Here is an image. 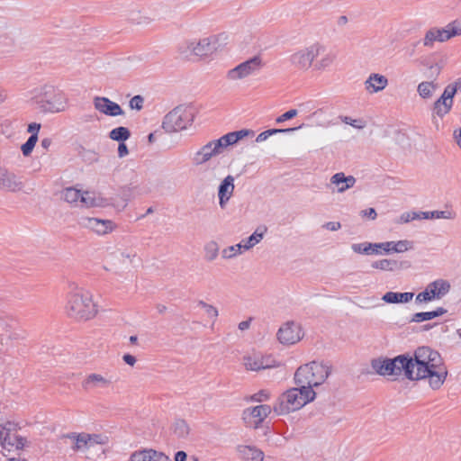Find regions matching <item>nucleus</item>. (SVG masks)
<instances>
[{
  "label": "nucleus",
  "instance_id": "obj_1",
  "mask_svg": "<svg viewBox=\"0 0 461 461\" xmlns=\"http://www.w3.org/2000/svg\"><path fill=\"white\" fill-rule=\"evenodd\" d=\"M411 362V377L409 380L429 378L432 389H438L445 382L447 371L440 354L429 347H420L414 352V357L409 356Z\"/></svg>",
  "mask_w": 461,
  "mask_h": 461
},
{
  "label": "nucleus",
  "instance_id": "obj_2",
  "mask_svg": "<svg viewBox=\"0 0 461 461\" xmlns=\"http://www.w3.org/2000/svg\"><path fill=\"white\" fill-rule=\"evenodd\" d=\"M67 315L78 321H86L95 318L98 312V305L94 302L92 293L77 284L69 285L65 306Z\"/></svg>",
  "mask_w": 461,
  "mask_h": 461
},
{
  "label": "nucleus",
  "instance_id": "obj_3",
  "mask_svg": "<svg viewBox=\"0 0 461 461\" xmlns=\"http://www.w3.org/2000/svg\"><path fill=\"white\" fill-rule=\"evenodd\" d=\"M316 393L309 386L293 387L284 392L276 401L273 410L277 415H285L303 408L312 402Z\"/></svg>",
  "mask_w": 461,
  "mask_h": 461
},
{
  "label": "nucleus",
  "instance_id": "obj_4",
  "mask_svg": "<svg viewBox=\"0 0 461 461\" xmlns=\"http://www.w3.org/2000/svg\"><path fill=\"white\" fill-rule=\"evenodd\" d=\"M32 104L43 113H58L68 108V99L63 91L44 86L32 97Z\"/></svg>",
  "mask_w": 461,
  "mask_h": 461
},
{
  "label": "nucleus",
  "instance_id": "obj_5",
  "mask_svg": "<svg viewBox=\"0 0 461 461\" xmlns=\"http://www.w3.org/2000/svg\"><path fill=\"white\" fill-rule=\"evenodd\" d=\"M331 366L322 362L312 361L303 365L294 373V380L297 386H309L310 389L321 385L328 378Z\"/></svg>",
  "mask_w": 461,
  "mask_h": 461
},
{
  "label": "nucleus",
  "instance_id": "obj_6",
  "mask_svg": "<svg viewBox=\"0 0 461 461\" xmlns=\"http://www.w3.org/2000/svg\"><path fill=\"white\" fill-rule=\"evenodd\" d=\"M372 368L380 375H401L411 377V362L408 355H399L393 358H378L372 360Z\"/></svg>",
  "mask_w": 461,
  "mask_h": 461
},
{
  "label": "nucleus",
  "instance_id": "obj_7",
  "mask_svg": "<svg viewBox=\"0 0 461 461\" xmlns=\"http://www.w3.org/2000/svg\"><path fill=\"white\" fill-rule=\"evenodd\" d=\"M194 119L193 109L185 106H176L167 113L162 122V128L168 133L185 130Z\"/></svg>",
  "mask_w": 461,
  "mask_h": 461
},
{
  "label": "nucleus",
  "instance_id": "obj_8",
  "mask_svg": "<svg viewBox=\"0 0 461 461\" xmlns=\"http://www.w3.org/2000/svg\"><path fill=\"white\" fill-rule=\"evenodd\" d=\"M18 425L12 421L0 424V451L22 450L27 440L18 434Z\"/></svg>",
  "mask_w": 461,
  "mask_h": 461
},
{
  "label": "nucleus",
  "instance_id": "obj_9",
  "mask_svg": "<svg viewBox=\"0 0 461 461\" xmlns=\"http://www.w3.org/2000/svg\"><path fill=\"white\" fill-rule=\"evenodd\" d=\"M324 52V46L313 43L293 53L289 60L297 69L306 71L314 64V60Z\"/></svg>",
  "mask_w": 461,
  "mask_h": 461
},
{
  "label": "nucleus",
  "instance_id": "obj_10",
  "mask_svg": "<svg viewBox=\"0 0 461 461\" xmlns=\"http://www.w3.org/2000/svg\"><path fill=\"white\" fill-rule=\"evenodd\" d=\"M65 443L75 452H85L96 444H103L101 435L88 433H69L63 436Z\"/></svg>",
  "mask_w": 461,
  "mask_h": 461
},
{
  "label": "nucleus",
  "instance_id": "obj_11",
  "mask_svg": "<svg viewBox=\"0 0 461 461\" xmlns=\"http://www.w3.org/2000/svg\"><path fill=\"white\" fill-rule=\"evenodd\" d=\"M262 67L263 62L261 58L259 56H254L228 70L226 77L230 81L241 80L257 74Z\"/></svg>",
  "mask_w": 461,
  "mask_h": 461
},
{
  "label": "nucleus",
  "instance_id": "obj_12",
  "mask_svg": "<svg viewBox=\"0 0 461 461\" xmlns=\"http://www.w3.org/2000/svg\"><path fill=\"white\" fill-rule=\"evenodd\" d=\"M242 361L247 370L255 372L279 366V362L272 355L255 351L245 355Z\"/></svg>",
  "mask_w": 461,
  "mask_h": 461
},
{
  "label": "nucleus",
  "instance_id": "obj_13",
  "mask_svg": "<svg viewBox=\"0 0 461 461\" xmlns=\"http://www.w3.org/2000/svg\"><path fill=\"white\" fill-rule=\"evenodd\" d=\"M450 284L445 279H437L429 283L424 291L416 295L415 303H422L443 298L450 291Z\"/></svg>",
  "mask_w": 461,
  "mask_h": 461
},
{
  "label": "nucleus",
  "instance_id": "obj_14",
  "mask_svg": "<svg viewBox=\"0 0 461 461\" xmlns=\"http://www.w3.org/2000/svg\"><path fill=\"white\" fill-rule=\"evenodd\" d=\"M272 408L267 404H261L247 408L242 412L244 424L249 429H258L264 420L271 413Z\"/></svg>",
  "mask_w": 461,
  "mask_h": 461
},
{
  "label": "nucleus",
  "instance_id": "obj_15",
  "mask_svg": "<svg viewBox=\"0 0 461 461\" xmlns=\"http://www.w3.org/2000/svg\"><path fill=\"white\" fill-rule=\"evenodd\" d=\"M302 328L299 323L290 321L281 326L277 331V339L280 343L293 345L303 338Z\"/></svg>",
  "mask_w": 461,
  "mask_h": 461
},
{
  "label": "nucleus",
  "instance_id": "obj_16",
  "mask_svg": "<svg viewBox=\"0 0 461 461\" xmlns=\"http://www.w3.org/2000/svg\"><path fill=\"white\" fill-rule=\"evenodd\" d=\"M78 223L81 227L90 230L97 235L111 233L116 227V224L111 220L95 217H81Z\"/></svg>",
  "mask_w": 461,
  "mask_h": 461
},
{
  "label": "nucleus",
  "instance_id": "obj_17",
  "mask_svg": "<svg viewBox=\"0 0 461 461\" xmlns=\"http://www.w3.org/2000/svg\"><path fill=\"white\" fill-rule=\"evenodd\" d=\"M186 49L194 55L206 57L213 53L217 47V41L213 37L203 38L198 41H187Z\"/></svg>",
  "mask_w": 461,
  "mask_h": 461
},
{
  "label": "nucleus",
  "instance_id": "obj_18",
  "mask_svg": "<svg viewBox=\"0 0 461 461\" xmlns=\"http://www.w3.org/2000/svg\"><path fill=\"white\" fill-rule=\"evenodd\" d=\"M221 150L216 146L215 140L209 141L199 149L191 158L193 165L198 167L208 162L212 157L221 154Z\"/></svg>",
  "mask_w": 461,
  "mask_h": 461
},
{
  "label": "nucleus",
  "instance_id": "obj_19",
  "mask_svg": "<svg viewBox=\"0 0 461 461\" xmlns=\"http://www.w3.org/2000/svg\"><path fill=\"white\" fill-rule=\"evenodd\" d=\"M93 104L95 110L105 115L114 117L124 114L122 107L107 97L95 96L94 97Z\"/></svg>",
  "mask_w": 461,
  "mask_h": 461
},
{
  "label": "nucleus",
  "instance_id": "obj_20",
  "mask_svg": "<svg viewBox=\"0 0 461 461\" xmlns=\"http://www.w3.org/2000/svg\"><path fill=\"white\" fill-rule=\"evenodd\" d=\"M112 384V381L101 374L91 373L83 379L81 385L86 392H95L106 389Z\"/></svg>",
  "mask_w": 461,
  "mask_h": 461
},
{
  "label": "nucleus",
  "instance_id": "obj_21",
  "mask_svg": "<svg viewBox=\"0 0 461 461\" xmlns=\"http://www.w3.org/2000/svg\"><path fill=\"white\" fill-rule=\"evenodd\" d=\"M23 188L21 177L5 168H0V189L9 192H18Z\"/></svg>",
  "mask_w": 461,
  "mask_h": 461
},
{
  "label": "nucleus",
  "instance_id": "obj_22",
  "mask_svg": "<svg viewBox=\"0 0 461 461\" xmlns=\"http://www.w3.org/2000/svg\"><path fill=\"white\" fill-rule=\"evenodd\" d=\"M234 177L230 175L227 176L220 184L218 188L219 204L221 209L226 207L227 203L230 199L234 192Z\"/></svg>",
  "mask_w": 461,
  "mask_h": 461
},
{
  "label": "nucleus",
  "instance_id": "obj_23",
  "mask_svg": "<svg viewBox=\"0 0 461 461\" xmlns=\"http://www.w3.org/2000/svg\"><path fill=\"white\" fill-rule=\"evenodd\" d=\"M450 40L447 31L446 27L438 28L433 27L428 30L425 32L424 38L422 40V43L424 47L432 48L436 41L438 42H445Z\"/></svg>",
  "mask_w": 461,
  "mask_h": 461
},
{
  "label": "nucleus",
  "instance_id": "obj_24",
  "mask_svg": "<svg viewBox=\"0 0 461 461\" xmlns=\"http://www.w3.org/2000/svg\"><path fill=\"white\" fill-rule=\"evenodd\" d=\"M364 86L367 93L375 94L383 91L388 86V79L384 75L371 73L364 82Z\"/></svg>",
  "mask_w": 461,
  "mask_h": 461
},
{
  "label": "nucleus",
  "instance_id": "obj_25",
  "mask_svg": "<svg viewBox=\"0 0 461 461\" xmlns=\"http://www.w3.org/2000/svg\"><path fill=\"white\" fill-rule=\"evenodd\" d=\"M249 134V130H240L237 131L229 132L221 136L220 139L214 140L216 142L217 148H219L221 152H222L225 148L237 143L240 140L243 139Z\"/></svg>",
  "mask_w": 461,
  "mask_h": 461
},
{
  "label": "nucleus",
  "instance_id": "obj_26",
  "mask_svg": "<svg viewBox=\"0 0 461 461\" xmlns=\"http://www.w3.org/2000/svg\"><path fill=\"white\" fill-rule=\"evenodd\" d=\"M237 450L243 461H263L264 459L263 451L255 446L240 445Z\"/></svg>",
  "mask_w": 461,
  "mask_h": 461
},
{
  "label": "nucleus",
  "instance_id": "obj_27",
  "mask_svg": "<svg viewBox=\"0 0 461 461\" xmlns=\"http://www.w3.org/2000/svg\"><path fill=\"white\" fill-rule=\"evenodd\" d=\"M131 461H171L166 455L153 449H145L131 454Z\"/></svg>",
  "mask_w": 461,
  "mask_h": 461
},
{
  "label": "nucleus",
  "instance_id": "obj_28",
  "mask_svg": "<svg viewBox=\"0 0 461 461\" xmlns=\"http://www.w3.org/2000/svg\"><path fill=\"white\" fill-rule=\"evenodd\" d=\"M356 178L353 176H345L343 172L334 174L330 177V183L337 186L339 193H344L348 189L354 186L356 184Z\"/></svg>",
  "mask_w": 461,
  "mask_h": 461
},
{
  "label": "nucleus",
  "instance_id": "obj_29",
  "mask_svg": "<svg viewBox=\"0 0 461 461\" xmlns=\"http://www.w3.org/2000/svg\"><path fill=\"white\" fill-rule=\"evenodd\" d=\"M454 101H449L448 98L442 95L434 102L432 107V115L443 119L451 111Z\"/></svg>",
  "mask_w": 461,
  "mask_h": 461
},
{
  "label": "nucleus",
  "instance_id": "obj_30",
  "mask_svg": "<svg viewBox=\"0 0 461 461\" xmlns=\"http://www.w3.org/2000/svg\"><path fill=\"white\" fill-rule=\"evenodd\" d=\"M413 296L414 293L411 292H387L383 295L382 300L386 303H406L411 301Z\"/></svg>",
  "mask_w": 461,
  "mask_h": 461
},
{
  "label": "nucleus",
  "instance_id": "obj_31",
  "mask_svg": "<svg viewBox=\"0 0 461 461\" xmlns=\"http://www.w3.org/2000/svg\"><path fill=\"white\" fill-rule=\"evenodd\" d=\"M437 88L438 84L435 81H422L418 85L417 92L421 98L429 99Z\"/></svg>",
  "mask_w": 461,
  "mask_h": 461
},
{
  "label": "nucleus",
  "instance_id": "obj_32",
  "mask_svg": "<svg viewBox=\"0 0 461 461\" xmlns=\"http://www.w3.org/2000/svg\"><path fill=\"white\" fill-rule=\"evenodd\" d=\"M320 56L321 59L319 60H316L313 64V68L316 70H324L331 64L336 59V55L332 51H326V48L324 47V52L321 53Z\"/></svg>",
  "mask_w": 461,
  "mask_h": 461
},
{
  "label": "nucleus",
  "instance_id": "obj_33",
  "mask_svg": "<svg viewBox=\"0 0 461 461\" xmlns=\"http://www.w3.org/2000/svg\"><path fill=\"white\" fill-rule=\"evenodd\" d=\"M172 432L177 438H185L190 432V428L185 420H176L172 425Z\"/></svg>",
  "mask_w": 461,
  "mask_h": 461
},
{
  "label": "nucleus",
  "instance_id": "obj_34",
  "mask_svg": "<svg viewBox=\"0 0 461 461\" xmlns=\"http://www.w3.org/2000/svg\"><path fill=\"white\" fill-rule=\"evenodd\" d=\"M375 243L370 242L353 243L351 245V249L355 253L358 254H380L381 252L378 249H375Z\"/></svg>",
  "mask_w": 461,
  "mask_h": 461
},
{
  "label": "nucleus",
  "instance_id": "obj_35",
  "mask_svg": "<svg viewBox=\"0 0 461 461\" xmlns=\"http://www.w3.org/2000/svg\"><path fill=\"white\" fill-rule=\"evenodd\" d=\"M266 230L267 229L264 228V230L259 232L258 228L248 239L243 240L241 241L243 249L249 250L252 249L254 246H256L258 243H259L262 240Z\"/></svg>",
  "mask_w": 461,
  "mask_h": 461
},
{
  "label": "nucleus",
  "instance_id": "obj_36",
  "mask_svg": "<svg viewBox=\"0 0 461 461\" xmlns=\"http://www.w3.org/2000/svg\"><path fill=\"white\" fill-rule=\"evenodd\" d=\"M371 267L373 268L384 271H394L399 267V264L396 260L393 259H380L374 261L371 264Z\"/></svg>",
  "mask_w": 461,
  "mask_h": 461
},
{
  "label": "nucleus",
  "instance_id": "obj_37",
  "mask_svg": "<svg viewBox=\"0 0 461 461\" xmlns=\"http://www.w3.org/2000/svg\"><path fill=\"white\" fill-rule=\"evenodd\" d=\"M130 136L131 131H129L128 128L123 126L114 128L109 132L110 139L119 142H123L127 140L130 138Z\"/></svg>",
  "mask_w": 461,
  "mask_h": 461
},
{
  "label": "nucleus",
  "instance_id": "obj_38",
  "mask_svg": "<svg viewBox=\"0 0 461 461\" xmlns=\"http://www.w3.org/2000/svg\"><path fill=\"white\" fill-rule=\"evenodd\" d=\"M81 191L75 187L65 188L62 192L63 199L68 203H77L80 202Z\"/></svg>",
  "mask_w": 461,
  "mask_h": 461
},
{
  "label": "nucleus",
  "instance_id": "obj_39",
  "mask_svg": "<svg viewBox=\"0 0 461 461\" xmlns=\"http://www.w3.org/2000/svg\"><path fill=\"white\" fill-rule=\"evenodd\" d=\"M246 249H243L242 243L232 245L225 248L221 251V257L225 259H230L234 257L242 254Z\"/></svg>",
  "mask_w": 461,
  "mask_h": 461
},
{
  "label": "nucleus",
  "instance_id": "obj_40",
  "mask_svg": "<svg viewBox=\"0 0 461 461\" xmlns=\"http://www.w3.org/2000/svg\"><path fill=\"white\" fill-rule=\"evenodd\" d=\"M80 203L83 206L86 208L99 206L100 203L98 199L94 195V194L86 191L81 193Z\"/></svg>",
  "mask_w": 461,
  "mask_h": 461
},
{
  "label": "nucleus",
  "instance_id": "obj_41",
  "mask_svg": "<svg viewBox=\"0 0 461 461\" xmlns=\"http://www.w3.org/2000/svg\"><path fill=\"white\" fill-rule=\"evenodd\" d=\"M219 254V246L215 241H210L204 246V258L207 261L214 260Z\"/></svg>",
  "mask_w": 461,
  "mask_h": 461
},
{
  "label": "nucleus",
  "instance_id": "obj_42",
  "mask_svg": "<svg viewBox=\"0 0 461 461\" xmlns=\"http://www.w3.org/2000/svg\"><path fill=\"white\" fill-rule=\"evenodd\" d=\"M445 27L450 39L461 35V20H454L448 23Z\"/></svg>",
  "mask_w": 461,
  "mask_h": 461
},
{
  "label": "nucleus",
  "instance_id": "obj_43",
  "mask_svg": "<svg viewBox=\"0 0 461 461\" xmlns=\"http://www.w3.org/2000/svg\"><path fill=\"white\" fill-rule=\"evenodd\" d=\"M37 141L38 137H35V135H31L26 140V142L22 145L21 150L24 157H28L32 154Z\"/></svg>",
  "mask_w": 461,
  "mask_h": 461
},
{
  "label": "nucleus",
  "instance_id": "obj_44",
  "mask_svg": "<svg viewBox=\"0 0 461 461\" xmlns=\"http://www.w3.org/2000/svg\"><path fill=\"white\" fill-rule=\"evenodd\" d=\"M412 241L402 240L398 241H393V251L397 253H402L409 249H412Z\"/></svg>",
  "mask_w": 461,
  "mask_h": 461
},
{
  "label": "nucleus",
  "instance_id": "obj_45",
  "mask_svg": "<svg viewBox=\"0 0 461 461\" xmlns=\"http://www.w3.org/2000/svg\"><path fill=\"white\" fill-rule=\"evenodd\" d=\"M456 214L452 211H432L430 212V217L432 219H447L452 220L454 219Z\"/></svg>",
  "mask_w": 461,
  "mask_h": 461
},
{
  "label": "nucleus",
  "instance_id": "obj_46",
  "mask_svg": "<svg viewBox=\"0 0 461 461\" xmlns=\"http://www.w3.org/2000/svg\"><path fill=\"white\" fill-rule=\"evenodd\" d=\"M419 216L416 212H403L401 216L395 221L397 224L408 223L411 221L418 220Z\"/></svg>",
  "mask_w": 461,
  "mask_h": 461
},
{
  "label": "nucleus",
  "instance_id": "obj_47",
  "mask_svg": "<svg viewBox=\"0 0 461 461\" xmlns=\"http://www.w3.org/2000/svg\"><path fill=\"white\" fill-rule=\"evenodd\" d=\"M198 305L205 310V312L207 313L208 317L212 318L214 320L218 317L219 312L214 306L208 304L203 301H199Z\"/></svg>",
  "mask_w": 461,
  "mask_h": 461
},
{
  "label": "nucleus",
  "instance_id": "obj_48",
  "mask_svg": "<svg viewBox=\"0 0 461 461\" xmlns=\"http://www.w3.org/2000/svg\"><path fill=\"white\" fill-rule=\"evenodd\" d=\"M269 393L267 390H260L258 393L250 395L249 398V401L256 402H262L264 401H267L269 399Z\"/></svg>",
  "mask_w": 461,
  "mask_h": 461
},
{
  "label": "nucleus",
  "instance_id": "obj_49",
  "mask_svg": "<svg viewBox=\"0 0 461 461\" xmlns=\"http://www.w3.org/2000/svg\"><path fill=\"white\" fill-rule=\"evenodd\" d=\"M432 314L431 312H417L412 315L411 321V322H422L425 321L432 320Z\"/></svg>",
  "mask_w": 461,
  "mask_h": 461
},
{
  "label": "nucleus",
  "instance_id": "obj_50",
  "mask_svg": "<svg viewBox=\"0 0 461 461\" xmlns=\"http://www.w3.org/2000/svg\"><path fill=\"white\" fill-rule=\"evenodd\" d=\"M144 99L141 95L133 96L129 103V105L131 109L141 110L143 107Z\"/></svg>",
  "mask_w": 461,
  "mask_h": 461
},
{
  "label": "nucleus",
  "instance_id": "obj_51",
  "mask_svg": "<svg viewBox=\"0 0 461 461\" xmlns=\"http://www.w3.org/2000/svg\"><path fill=\"white\" fill-rule=\"evenodd\" d=\"M297 114H298V111L296 109H291V110L285 112V113H283L282 115L278 116L276 121L277 123H282L287 120L293 119Z\"/></svg>",
  "mask_w": 461,
  "mask_h": 461
},
{
  "label": "nucleus",
  "instance_id": "obj_52",
  "mask_svg": "<svg viewBox=\"0 0 461 461\" xmlns=\"http://www.w3.org/2000/svg\"><path fill=\"white\" fill-rule=\"evenodd\" d=\"M425 65L429 68V70L431 72L430 77H434V79H437V77L441 73L442 66L438 63H435V64H431V65L425 64Z\"/></svg>",
  "mask_w": 461,
  "mask_h": 461
},
{
  "label": "nucleus",
  "instance_id": "obj_53",
  "mask_svg": "<svg viewBox=\"0 0 461 461\" xmlns=\"http://www.w3.org/2000/svg\"><path fill=\"white\" fill-rule=\"evenodd\" d=\"M456 87H453L451 86V84H449L445 87V89L442 93V95L448 98L449 101H454V96L456 95Z\"/></svg>",
  "mask_w": 461,
  "mask_h": 461
},
{
  "label": "nucleus",
  "instance_id": "obj_54",
  "mask_svg": "<svg viewBox=\"0 0 461 461\" xmlns=\"http://www.w3.org/2000/svg\"><path fill=\"white\" fill-rule=\"evenodd\" d=\"M375 249H381L384 250V252L385 253H389L391 251H393V241H386V242H381V243H375Z\"/></svg>",
  "mask_w": 461,
  "mask_h": 461
},
{
  "label": "nucleus",
  "instance_id": "obj_55",
  "mask_svg": "<svg viewBox=\"0 0 461 461\" xmlns=\"http://www.w3.org/2000/svg\"><path fill=\"white\" fill-rule=\"evenodd\" d=\"M339 118L346 124H349V125H351L355 128H358V129L363 128V125H360L357 123L358 122L357 120L351 119L348 116H340Z\"/></svg>",
  "mask_w": 461,
  "mask_h": 461
},
{
  "label": "nucleus",
  "instance_id": "obj_56",
  "mask_svg": "<svg viewBox=\"0 0 461 461\" xmlns=\"http://www.w3.org/2000/svg\"><path fill=\"white\" fill-rule=\"evenodd\" d=\"M41 123L38 122H32L28 125V132L31 133V135H35V137H38V133L41 130Z\"/></svg>",
  "mask_w": 461,
  "mask_h": 461
},
{
  "label": "nucleus",
  "instance_id": "obj_57",
  "mask_svg": "<svg viewBox=\"0 0 461 461\" xmlns=\"http://www.w3.org/2000/svg\"><path fill=\"white\" fill-rule=\"evenodd\" d=\"M301 126L299 127H294V128H286V129H270V130H267L268 131V134H270V136L274 135V134H276V133H286V132H292L297 129H300Z\"/></svg>",
  "mask_w": 461,
  "mask_h": 461
},
{
  "label": "nucleus",
  "instance_id": "obj_58",
  "mask_svg": "<svg viewBox=\"0 0 461 461\" xmlns=\"http://www.w3.org/2000/svg\"><path fill=\"white\" fill-rule=\"evenodd\" d=\"M326 230L336 231L341 228V224L339 221H328L323 225Z\"/></svg>",
  "mask_w": 461,
  "mask_h": 461
},
{
  "label": "nucleus",
  "instance_id": "obj_59",
  "mask_svg": "<svg viewBox=\"0 0 461 461\" xmlns=\"http://www.w3.org/2000/svg\"><path fill=\"white\" fill-rule=\"evenodd\" d=\"M128 153H129V150H128V148H127L126 144L124 143V141L120 142L119 146H118V156L120 158H123L126 155H128Z\"/></svg>",
  "mask_w": 461,
  "mask_h": 461
},
{
  "label": "nucleus",
  "instance_id": "obj_60",
  "mask_svg": "<svg viewBox=\"0 0 461 461\" xmlns=\"http://www.w3.org/2000/svg\"><path fill=\"white\" fill-rule=\"evenodd\" d=\"M122 359L127 365L131 366H133L137 361L136 357L131 354H124Z\"/></svg>",
  "mask_w": 461,
  "mask_h": 461
},
{
  "label": "nucleus",
  "instance_id": "obj_61",
  "mask_svg": "<svg viewBox=\"0 0 461 461\" xmlns=\"http://www.w3.org/2000/svg\"><path fill=\"white\" fill-rule=\"evenodd\" d=\"M453 139L456 145L461 149V127L453 131Z\"/></svg>",
  "mask_w": 461,
  "mask_h": 461
},
{
  "label": "nucleus",
  "instance_id": "obj_62",
  "mask_svg": "<svg viewBox=\"0 0 461 461\" xmlns=\"http://www.w3.org/2000/svg\"><path fill=\"white\" fill-rule=\"evenodd\" d=\"M364 216H366L372 220H375L377 216V213L374 208H369L367 210L362 211Z\"/></svg>",
  "mask_w": 461,
  "mask_h": 461
},
{
  "label": "nucleus",
  "instance_id": "obj_63",
  "mask_svg": "<svg viewBox=\"0 0 461 461\" xmlns=\"http://www.w3.org/2000/svg\"><path fill=\"white\" fill-rule=\"evenodd\" d=\"M447 309L443 308V307H438L437 309H435L434 311H431V314H432V318H437V317H439V316H442L443 314H445L447 312Z\"/></svg>",
  "mask_w": 461,
  "mask_h": 461
},
{
  "label": "nucleus",
  "instance_id": "obj_64",
  "mask_svg": "<svg viewBox=\"0 0 461 461\" xmlns=\"http://www.w3.org/2000/svg\"><path fill=\"white\" fill-rule=\"evenodd\" d=\"M187 455L185 451H177L175 454V461H186Z\"/></svg>",
  "mask_w": 461,
  "mask_h": 461
}]
</instances>
